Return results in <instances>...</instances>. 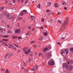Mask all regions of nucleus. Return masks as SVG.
Segmentation results:
<instances>
[{"label":"nucleus","mask_w":73,"mask_h":73,"mask_svg":"<svg viewBox=\"0 0 73 73\" xmlns=\"http://www.w3.org/2000/svg\"><path fill=\"white\" fill-rule=\"evenodd\" d=\"M69 22V19L68 18H67L65 22L62 25V27H64V28L66 27V26L67 24H68Z\"/></svg>","instance_id":"nucleus-1"},{"label":"nucleus","mask_w":73,"mask_h":73,"mask_svg":"<svg viewBox=\"0 0 73 73\" xmlns=\"http://www.w3.org/2000/svg\"><path fill=\"white\" fill-rule=\"evenodd\" d=\"M27 11L25 10H24L21 11V14H20V16H23L24 15V14H25V13H27Z\"/></svg>","instance_id":"nucleus-2"},{"label":"nucleus","mask_w":73,"mask_h":73,"mask_svg":"<svg viewBox=\"0 0 73 73\" xmlns=\"http://www.w3.org/2000/svg\"><path fill=\"white\" fill-rule=\"evenodd\" d=\"M63 67L65 69H68V64L67 63H64L63 64Z\"/></svg>","instance_id":"nucleus-3"},{"label":"nucleus","mask_w":73,"mask_h":73,"mask_svg":"<svg viewBox=\"0 0 73 73\" xmlns=\"http://www.w3.org/2000/svg\"><path fill=\"white\" fill-rule=\"evenodd\" d=\"M48 65L53 66L54 65V63L53 61L52 60H50L48 63Z\"/></svg>","instance_id":"nucleus-4"},{"label":"nucleus","mask_w":73,"mask_h":73,"mask_svg":"<svg viewBox=\"0 0 73 73\" xmlns=\"http://www.w3.org/2000/svg\"><path fill=\"white\" fill-rule=\"evenodd\" d=\"M51 48V46H49L48 48L46 47V48L44 49L43 50V52H45L47 50H50Z\"/></svg>","instance_id":"nucleus-5"},{"label":"nucleus","mask_w":73,"mask_h":73,"mask_svg":"<svg viewBox=\"0 0 73 73\" xmlns=\"http://www.w3.org/2000/svg\"><path fill=\"white\" fill-rule=\"evenodd\" d=\"M68 0H62V4L63 5H66L67 4V3L66 2V1Z\"/></svg>","instance_id":"nucleus-6"},{"label":"nucleus","mask_w":73,"mask_h":73,"mask_svg":"<svg viewBox=\"0 0 73 73\" xmlns=\"http://www.w3.org/2000/svg\"><path fill=\"white\" fill-rule=\"evenodd\" d=\"M21 32L20 30V29H17L15 30V32L16 34H19Z\"/></svg>","instance_id":"nucleus-7"},{"label":"nucleus","mask_w":73,"mask_h":73,"mask_svg":"<svg viewBox=\"0 0 73 73\" xmlns=\"http://www.w3.org/2000/svg\"><path fill=\"white\" fill-rule=\"evenodd\" d=\"M51 56H52V54L50 53H48L46 55V57L48 58H49Z\"/></svg>","instance_id":"nucleus-8"},{"label":"nucleus","mask_w":73,"mask_h":73,"mask_svg":"<svg viewBox=\"0 0 73 73\" xmlns=\"http://www.w3.org/2000/svg\"><path fill=\"white\" fill-rule=\"evenodd\" d=\"M31 52V50L29 49L27 50L25 52V53L26 54H28L29 53H30Z\"/></svg>","instance_id":"nucleus-9"},{"label":"nucleus","mask_w":73,"mask_h":73,"mask_svg":"<svg viewBox=\"0 0 73 73\" xmlns=\"http://www.w3.org/2000/svg\"><path fill=\"white\" fill-rule=\"evenodd\" d=\"M64 51L66 52V54H68L69 53V50L68 49H66L64 50Z\"/></svg>","instance_id":"nucleus-10"},{"label":"nucleus","mask_w":73,"mask_h":73,"mask_svg":"<svg viewBox=\"0 0 73 73\" xmlns=\"http://www.w3.org/2000/svg\"><path fill=\"white\" fill-rule=\"evenodd\" d=\"M11 16V15L10 14H7L6 15V17L8 19H10V18H11V17H10V16Z\"/></svg>","instance_id":"nucleus-11"},{"label":"nucleus","mask_w":73,"mask_h":73,"mask_svg":"<svg viewBox=\"0 0 73 73\" xmlns=\"http://www.w3.org/2000/svg\"><path fill=\"white\" fill-rule=\"evenodd\" d=\"M18 38L19 37H18L17 36H13L12 37V39H16V38Z\"/></svg>","instance_id":"nucleus-12"},{"label":"nucleus","mask_w":73,"mask_h":73,"mask_svg":"<svg viewBox=\"0 0 73 73\" xmlns=\"http://www.w3.org/2000/svg\"><path fill=\"white\" fill-rule=\"evenodd\" d=\"M69 68L70 70H72L73 69V66L71 65H70L69 66Z\"/></svg>","instance_id":"nucleus-13"},{"label":"nucleus","mask_w":73,"mask_h":73,"mask_svg":"<svg viewBox=\"0 0 73 73\" xmlns=\"http://www.w3.org/2000/svg\"><path fill=\"white\" fill-rule=\"evenodd\" d=\"M38 66L36 65L34 67V69H35V70H36V69H38Z\"/></svg>","instance_id":"nucleus-14"},{"label":"nucleus","mask_w":73,"mask_h":73,"mask_svg":"<svg viewBox=\"0 0 73 73\" xmlns=\"http://www.w3.org/2000/svg\"><path fill=\"white\" fill-rule=\"evenodd\" d=\"M28 49V48L27 47H25L23 48V50L24 51V52H25L27 49Z\"/></svg>","instance_id":"nucleus-15"},{"label":"nucleus","mask_w":73,"mask_h":73,"mask_svg":"<svg viewBox=\"0 0 73 73\" xmlns=\"http://www.w3.org/2000/svg\"><path fill=\"white\" fill-rule=\"evenodd\" d=\"M13 53H11L9 55L8 58H9V57H11V56H13Z\"/></svg>","instance_id":"nucleus-16"},{"label":"nucleus","mask_w":73,"mask_h":73,"mask_svg":"<svg viewBox=\"0 0 73 73\" xmlns=\"http://www.w3.org/2000/svg\"><path fill=\"white\" fill-rule=\"evenodd\" d=\"M54 6L55 7H58V4L57 3H56L54 4Z\"/></svg>","instance_id":"nucleus-17"},{"label":"nucleus","mask_w":73,"mask_h":73,"mask_svg":"<svg viewBox=\"0 0 73 73\" xmlns=\"http://www.w3.org/2000/svg\"><path fill=\"white\" fill-rule=\"evenodd\" d=\"M47 33H48L47 32H44V33H43V34H44V36H47V35H48Z\"/></svg>","instance_id":"nucleus-18"},{"label":"nucleus","mask_w":73,"mask_h":73,"mask_svg":"<svg viewBox=\"0 0 73 73\" xmlns=\"http://www.w3.org/2000/svg\"><path fill=\"white\" fill-rule=\"evenodd\" d=\"M30 70H31V71H34V72H35V69H34V68H31Z\"/></svg>","instance_id":"nucleus-19"},{"label":"nucleus","mask_w":73,"mask_h":73,"mask_svg":"<svg viewBox=\"0 0 73 73\" xmlns=\"http://www.w3.org/2000/svg\"><path fill=\"white\" fill-rule=\"evenodd\" d=\"M31 18H32V20H33V19H35L36 17H35L34 16H31Z\"/></svg>","instance_id":"nucleus-20"},{"label":"nucleus","mask_w":73,"mask_h":73,"mask_svg":"<svg viewBox=\"0 0 73 73\" xmlns=\"http://www.w3.org/2000/svg\"><path fill=\"white\" fill-rule=\"evenodd\" d=\"M4 9V7H1L0 10H1V11H3Z\"/></svg>","instance_id":"nucleus-21"},{"label":"nucleus","mask_w":73,"mask_h":73,"mask_svg":"<svg viewBox=\"0 0 73 73\" xmlns=\"http://www.w3.org/2000/svg\"><path fill=\"white\" fill-rule=\"evenodd\" d=\"M48 5L49 7H50V6H51V5H52L51 3L50 2H48Z\"/></svg>","instance_id":"nucleus-22"},{"label":"nucleus","mask_w":73,"mask_h":73,"mask_svg":"<svg viewBox=\"0 0 73 73\" xmlns=\"http://www.w3.org/2000/svg\"><path fill=\"white\" fill-rule=\"evenodd\" d=\"M2 15L4 16V15H6V12H3L2 13Z\"/></svg>","instance_id":"nucleus-23"},{"label":"nucleus","mask_w":73,"mask_h":73,"mask_svg":"<svg viewBox=\"0 0 73 73\" xmlns=\"http://www.w3.org/2000/svg\"><path fill=\"white\" fill-rule=\"evenodd\" d=\"M3 29L1 28L0 29V32L1 33H3Z\"/></svg>","instance_id":"nucleus-24"},{"label":"nucleus","mask_w":73,"mask_h":73,"mask_svg":"<svg viewBox=\"0 0 73 73\" xmlns=\"http://www.w3.org/2000/svg\"><path fill=\"white\" fill-rule=\"evenodd\" d=\"M5 73H9V72L8 69H7L6 70V71H5Z\"/></svg>","instance_id":"nucleus-25"},{"label":"nucleus","mask_w":73,"mask_h":73,"mask_svg":"<svg viewBox=\"0 0 73 73\" xmlns=\"http://www.w3.org/2000/svg\"><path fill=\"white\" fill-rule=\"evenodd\" d=\"M29 32H28V33H25L26 35H27V36H29V35H30V34H29Z\"/></svg>","instance_id":"nucleus-26"},{"label":"nucleus","mask_w":73,"mask_h":73,"mask_svg":"<svg viewBox=\"0 0 73 73\" xmlns=\"http://www.w3.org/2000/svg\"><path fill=\"white\" fill-rule=\"evenodd\" d=\"M22 62L23 63L24 66H26V64H25V62L24 61H23Z\"/></svg>","instance_id":"nucleus-27"},{"label":"nucleus","mask_w":73,"mask_h":73,"mask_svg":"<svg viewBox=\"0 0 73 73\" xmlns=\"http://www.w3.org/2000/svg\"><path fill=\"white\" fill-rule=\"evenodd\" d=\"M41 5H40V4H39L38 5V8H40V7Z\"/></svg>","instance_id":"nucleus-28"},{"label":"nucleus","mask_w":73,"mask_h":73,"mask_svg":"<svg viewBox=\"0 0 73 73\" xmlns=\"http://www.w3.org/2000/svg\"><path fill=\"white\" fill-rule=\"evenodd\" d=\"M45 19L44 18H42L41 19V20L42 22H44V20Z\"/></svg>","instance_id":"nucleus-29"},{"label":"nucleus","mask_w":73,"mask_h":73,"mask_svg":"<svg viewBox=\"0 0 73 73\" xmlns=\"http://www.w3.org/2000/svg\"><path fill=\"white\" fill-rule=\"evenodd\" d=\"M42 39H43V37H40V38H39V40H42Z\"/></svg>","instance_id":"nucleus-30"},{"label":"nucleus","mask_w":73,"mask_h":73,"mask_svg":"<svg viewBox=\"0 0 73 73\" xmlns=\"http://www.w3.org/2000/svg\"><path fill=\"white\" fill-rule=\"evenodd\" d=\"M58 23H60V24H62V22H61V21H60V20H58Z\"/></svg>","instance_id":"nucleus-31"},{"label":"nucleus","mask_w":73,"mask_h":73,"mask_svg":"<svg viewBox=\"0 0 73 73\" xmlns=\"http://www.w3.org/2000/svg\"><path fill=\"white\" fill-rule=\"evenodd\" d=\"M39 29H42V30H43V29H44L43 27L42 26L41 27H39Z\"/></svg>","instance_id":"nucleus-32"},{"label":"nucleus","mask_w":73,"mask_h":73,"mask_svg":"<svg viewBox=\"0 0 73 73\" xmlns=\"http://www.w3.org/2000/svg\"><path fill=\"white\" fill-rule=\"evenodd\" d=\"M8 33H11V30H8Z\"/></svg>","instance_id":"nucleus-33"},{"label":"nucleus","mask_w":73,"mask_h":73,"mask_svg":"<svg viewBox=\"0 0 73 73\" xmlns=\"http://www.w3.org/2000/svg\"><path fill=\"white\" fill-rule=\"evenodd\" d=\"M65 51H63L61 52V54H65Z\"/></svg>","instance_id":"nucleus-34"},{"label":"nucleus","mask_w":73,"mask_h":73,"mask_svg":"<svg viewBox=\"0 0 73 73\" xmlns=\"http://www.w3.org/2000/svg\"><path fill=\"white\" fill-rule=\"evenodd\" d=\"M70 50L71 52H73V48H70Z\"/></svg>","instance_id":"nucleus-35"},{"label":"nucleus","mask_w":73,"mask_h":73,"mask_svg":"<svg viewBox=\"0 0 73 73\" xmlns=\"http://www.w3.org/2000/svg\"><path fill=\"white\" fill-rule=\"evenodd\" d=\"M13 3H15L16 2V0H13Z\"/></svg>","instance_id":"nucleus-36"},{"label":"nucleus","mask_w":73,"mask_h":73,"mask_svg":"<svg viewBox=\"0 0 73 73\" xmlns=\"http://www.w3.org/2000/svg\"><path fill=\"white\" fill-rule=\"evenodd\" d=\"M22 19H23V18L22 17H21L19 19V20H21Z\"/></svg>","instance_id":"nucleus-37"},{"label":"nucleus","mask_w":73,"mask_h":73,"mask_svg":"<svg viewBox=\"0 0 73 73\" xmlns=\"http://www.w3.org/2000/svg\"><path fill=\"white\" fill-rule=\"evenodd\" d=\"M8 54H7L5 56H4L5 57V58H7V56Z\"/></svg>","instance_id":"nucleus-38"},{"label":"nucleus","mask_w":73,"mask_h":73,"mask_svg":"<svg viewBox=\"0 0 73 73\" xmlns=\"http://www.w3.org/2000/svg\"><path fill=\"white\" fill-rule=\"evenodd\" d=\"M13 45L14 46H16V47H19V46H18V45L16 44H14Z\"/></svg>","instance_id":"nucleus-39"},{"label":"nucleus","mask_w":73,"mask_h":73,"mask_svg":"<svg viewBox=\"0 0 73 73\" xmlns=\"http://www.w3.org/2000/svg\"><path fill=\"white\" fill-rule=\"evenodd\" d=\"M34 42H35L34 41H33L31 42V44H33V43H34Z\"/></svg>","instance_id":"nucleus-40"},{"label":"nucleus","mask_w":73,"mask_h":73,"mask_svg":"<svg viewBox=\"0 0 73 73\" xmlns=\"http://www.w3.org/2000/svg\"><path fill=\"white\" fill-rule=\"evenodd\" d=\"M70 64H73V61L70 60Z\"/></svg>","instance_id":"nucleus-41"},{"label":"nucleus","mask_w":73,"mask_h":73,"mask_svg":"<svg viewBox=\"0 0 73 73\" xmlns=\"http://www.w3.org/2000/svg\"><path fill=\"white\" fill-rule=\"evenodd\" d=\"M27 3H28V0H27L25 1V4H27Z\"/></svg>","instance_id":"nucleus-42"},{"label":"nucleus","mask_w":73,"mask_h":73,"mask_svg":"<svg viewBox=\"0 0 73 73\" xmlns=\"http://www.w3.org/2000/svg\"><path fill=\"white\" fill-rule=\"evenodd\" d=\"M2 37H3L6 38V37H8V36H3Z\"/></svg>","instance_id":"nucleus-43"},{"label":"nucleus","mask_w":73,"mask_h":73,"mask_svg":"<svg viewBox=\"0 0 73 73\" xmlns=\"http://www.w3.org/2000/svg\"><path fill=\"white\" fill-rule=\"evenodd\" d=\"M20 52H21V50H18V53H20Z\"/></svg>","instance_id":"nucleus-44"},{"label":"nucleus","mask_w":73,"mask_h":73,"mask_svg":"<svg viewBox=\"0 0 73 73\" xmlns=\"http://www.w3.org/2000/svg\"><path fill=\"white\" fill-rule=\"evenodd\" d=\"M22 21L23 23H25L26 22V21L25 20H23Z\"/></svg>","instance_id":"nucleus-45"},{"label":"nucleus","mask_w":73,"mask_h":73,"mask_svg":"<svg viewBox=\"0 0 73 73\" xmlns=\"http://www.w3.org/2000/svg\"><path fill=\"white\" fill-rule=\"evenodd\" d=\"M17 26L18 27H20V23H18Z\"/></svg>","instance_id":"nucleus-46"},{"label":"nucleus","mask_w":73,"mask_h":73,"mask_svg":"<svg viewBox=\"0 0 73 73\" xmlns=\"http://www.w3.org/2000/svg\"><path fill=\"white\" fill-rule=\"evenodd\" d=\"M21 38H22L21 37H19L18 39H19V40H20V39H21Z\"/></svg>","instance_id":"nucleus-47"},{"label":"nucleus","mask_w":73,"mask_h":73,"mask_svg":"<svg viewBox=\"0 0 73 73\" xmlns=\"http://www.w3.org/2000/svg\"><path fill=\"white\" fill-rule=\"evenodd\" d=\"M15 16H14L12 18H11V19H15Z\"/></svg>","instance_id":"nucleus-48"},{"label":"nucleus","mask_w":73,"mask_h":73,"mask_svg":"<svg viewBox=\"0 0 73 73\" xmlns=\"http://www.w3.org/2000/svg\"><path fill=\"white\" fill-rule=\"evenodd\" d=\"M46 12H50V11L49 10H46Z\"/></svg>","instance_id":"nucleus-49"},{"label":"nucleus","mask_w":73,"mask_h":73,"mask_svg":"<svg viewBox=\"0 0 73 73\" xmlns=\"http://www.w3.org/2000/svg\"><path fill=\"white\" fill-rule=\"evenodd\" d=\"M64 38H65V37H62L61 38V39H62V40H63V39H64Z\"/></svg>","instance_id":"nucleus-50"},{"label":"nucleus","mask_w":73,"mask_h":73,"mask_svg":"<svg viewBox=\"0 0 73 73\" xmlns=\"http://www.w3.org/2000/svg\"><path fill=\"white\" fill-rule=\"evenodd\" d=\"M28 28L29 29H31V26H29V27H28Z\"/></svg>","instance_id":"nucleus-51"},{"label":"nucleus","mask_w":73,"mask_h":73,"mask_svg":"<svg viewBox=\"0 0 73 73\" xmlns=\"http://www.w3.org/2000/svg\"><path fill=\"white\" fill-rule=\"evenodd\" d=\"M68 64H69V63H70V60H69L68 61Z\"/></svg>","instance_id":"nucleus-52"},{"label":"nucleus","mask_w":73,"mask_h":73,"mask_svg":"<svg viewBox=\"0 0 73 73\" xmlns=\"http://www.w3.org/2000/svg\"><path fill=\"white\" fill-rule=\"evenodd\" d=\"M64 9L65 10H66V9H67V7H64Z\"/></svg>","instance_id":"nucleus-53"},{"label":"nucleus","mask_w":73,"mask_h":73,"mask_svg":"<svg viewBox=\"0 0 73 73\" xmlns=\"http://www.w3.org/2000/svg\"><path fill=\"white\" fill-rule=\"evenodd\" d=\"M58 15H61V13L59 12H58Z\"/></svg>","instance_id":"nucleus-54"},{"label":"nucleus","mask_w":73,"mask_h":73,"mask_svg":"<svg viewBox=\"0 0 73 73\" xmlns=\"http://www.w3.org/2000/svg\"><path fill=\"white\" fill-rule=\"evenodd\" d=\"M2 41H5V39L4 38V39H2Z\"/></svg>","instance_id":"nucleus-55"},{"label":"nucleus","mask_w":73,"mask_h":73,"mask_svg":"<svg viewBox=\"0 0 73 73\" xmlns=\"http://www.w3.org/2000/svg\"><path fill=\"white\" fill-rule=\"evenodd\" d=\"M8 41V39H5V41Z\"/></svg>","instance_id":"nucleus-56"},{"label":"nucleus","mask_w":73,"mask_h":73,"mask_svg":"<svg viewBox=\"0 0 73 73\" xmlns=\"http://www.w3.org/2000/svg\"><path fill=\"white\" fill-rule=\"evenodd\" d=\"M5 70H4V69H1V71H4Z\"/></svg>","instance_id":"nucleus-57"},{"label":"nucleus","mask_w":73,"mask_h":73,"mask_svg":"<svg viewBox=\"0 0 73 73\" xmlns=\"http://www.w3.org/2000/svg\"><path fill=\"white\" fill-rule=\"evenodd\" d=\"M34 46L35 47V48H36V45H34Z\"/></svg>","instance_id":"nucleus-58"},{"label":"nucleus","mask_w":73,"mask_h":73,"mask_svg":"<svg viewBox=\"0 0 73 73\" xmlns=\"http://www.w3.org/2000/svg\"><path fill=\"white\" fill-rule=\"evenodd\" d=\"M57 44H58L59 45H60V42H58Z\"/></svg>","instance_id":"nucleus-59"},{"label":"nucleus","mask_w":73,"mask_h":73,"mask_svg":"<svg viewBox=\"0 0 73 73\" xmlns=\"http://www.w3.org/2000/svg\"><path fill=\"white\" fill-rule=\"evenodd\" d=\"M4 45H5V46H7V45H8V44H4Z\"/></svg>","instance_id":"nucleus-60"},{"label":"nucleus","mask_w":73,"mask_h":73,"mask_svg":"<svg viewBox=\"0 0 73 73\" xmlns=\"http://www.w3.org/2000/svg\"><path fill=\"white\" fill-rule=\"evenodd\" d=\"M9 5H12V4L11 3H9Z\"/></svg>","instance_id":"nucleus-61"},{"label":"nucleus","mask_w":73,"mask_h":73,"mask_svg":"<svg viewBox=\"0 0 73 73\" xmlns=\"http://www.w3.org/2000/svg\"><path fill=\"white\" fill-rule=\"evenodd\" d=\"M26 72V73H28V71H27V70H26V71H25Z\"/></svg>","instance_id":"nucleus-62"},{"label":"nucleus","mask_w":73,"mask_h":73,"mask_svg":"<svg viewBox=\"0 0 73 73\" xmlns=\"http://www.w3.org/2000/svg\"><path fill=\"white\" fill-rule=\"evenodd\" d=\"M24 1V0H21V3H23V1Z\"/></svg>","instance_id":"nucleus-63"},{"label":"nucleus","mask_w":73,"mask_h":73,"mask_svg":"<svg viewBox=\"0 0 73 73\" xmlns=\"http://www.w3.org/2000/svg\"><path fill=\"white\" fill-rule=\"evenodd\" d=\"M24 69V68L23 67L22 68V69Z\"/></svg>","instance_id":"nucleus-64"}]
</instances>
